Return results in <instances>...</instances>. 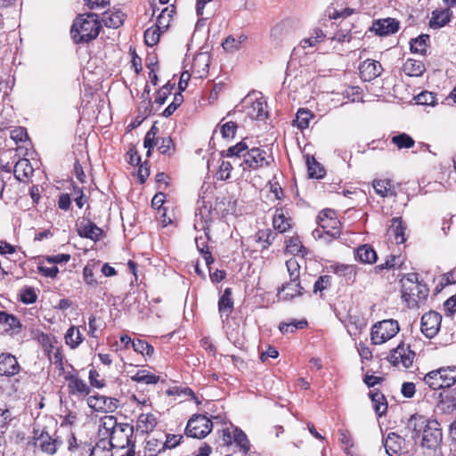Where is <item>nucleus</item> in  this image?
<instances>
[{"mask_svg":"<svg viewBox=\"0 0 456 456\" xmlns=\"http://www.w3.org/2000/svg\"><path fill=\"white\" fill-rule=\"evenodd\" d=\"M220 154L223 158L242 159L240 167L243 172L265 170L275 165V159L270 149L262 146L249 148L244 140L221 151Z\"/></svg>","mask_w":456,"mask_h":456,"instance_id":"1","label":"nucleus"},{"mask_svg":"<svg viewBox=\"0 0 456 456\" xmlns=\"http://www.w3.org/2000/svg\"><path fill=\"white\" fill-rule=\"evenodd\" d=\"M406 428L413 440L420 439L422 450H440L443 443V430L436 419L414 413L408 419Z\"/></svg>","mask_w":456,"mask_h":456,"instance_id":"2","label":"nucleus"},{"mask_svg":"<svg viewBox=\"0 0 456 456\" xmlns=\"http://www.w3.org/2000/svg\"><path fill=\"white\" fill-rule=\"evenodd\" d=\"M100 427L109 434L110 442L112 448L118 453V451H124L118 456H134L135 455V436L134 427L129 423H118L117 418L113 415H106L100 420Z\"/></svg>","mask_w":456,"mask_h":456,"instance_id":"3","label":"nucleus"},{"mask_svg":"<svg viewBox=\"0 0 456 456\" xmlns=\"http://www.w3.org/2000/svg\"><path fill=\"white\" fill-rule=\"evenodd\" d=\"M102 30L99 14L95 12L79 13L70 28V37L74 44L86 45L95 40Z\"/></svg>","mask_w":456,"mask_h":456,"instance_id":"4","label":"nucleus"},{"mask_svg":"<svg viewBox=\"0 0 456 456\" xmlns=\"http://www.w3.org/2000/svg\"><path fill=\"white\" fill-rule=\"evenodd\" d=\"M401 297L411 309L419 308L426 303L429 289L417 273H404L399 280Z\"/></svg>","mask_w":456,"mask_h":456,"instance_id":"5","label":"nucleus"},{"mask_svg":"<svg viewBox=\"0 0 456 456\" xmlns=\"http://www.w3.org/2000/svg\"><path fill=\"white\" fill-rule=\"evenodd\" d=\"M317 224L318 228L314 231V235L318 239L331 241L341 235V222L336 211L331 208H325L319 212Z\"/></svg>","mask_w":456,"mask_h":456,"instance_id":"6","label":"nucleus"},{"mask_svg":"<svg viewBox=\"0 0 456 456\" xmlns=\"http://www.w3.org/2000/svg\"><path fill=\"white\" fill-rule=\"evenodd\" d=\"M159 127L154 124L146 133L143 139V146L147 149L146 157L150 158L155 146L160 154L171 157L175 152V144L169 136L158 137Z\"/></svg>","mask_w":456,"mask_h":456,"instance_id":"7","label":"nucleus"},{"mask_svg":"<svg viewBox=\"0 0 456 456\" xmlns=\"http://www.w3.org/2000/svg\"><path fill=\"white\" fill-rule=\"evenodd\" d=\"M400 330L397 321L393 319L376 322L370 329V342L374 346L382 345L393 338Z\"/></svg>","mask_w":456,"mask_h":456,"instance_id":"8","label":"nucleus"},{"mask_svg":"<svg viewBox=\"0 0 456 456\" xmlns=\"http://www.w3.org/2000/svg\"><path fill=\"white\" fill-rule=\"evenodd\" d=\"M213 429V422L205 414H193L188 420L185 427V435L189 437L203 439L207 437Z\"/></svg>","mask_w":456,"mask_h":456,"instance_id":"9","label":"nucleus"},{"mask_svg":"<svg viewBox=\"0 0 456 456\" xmlns=\"http://www.w3.org/2000/svg\"><path fill=\"white\" fill-rule=\"evenodd\" d=\"M64 380L67 383V391L69 396L77 399H85L89 396L91 387L78 374V371L72 370L64 373Z\"/></svg>","mask_w":456,"mask_h":456,"instance_id":"10","label":"nucleus"},{"mask_svg":"<svg viewBox=\"0 0 456 456\" xmlns=\"http://www.w3.org/2000/svg\"><path fill=\"white\" fill-rule=\"evenodd\" d=\"M415 355L410 345L400 343L391 351L387 360L395 367L408 369L412 365Z\"/></svg>","mask_w":456,"mask_h":456,"instance_id":"11","label":"nucleus"},{"mask_svg":"<svg viewBox=\"0 0 456 456\" xmlns=\"http://www.w3.org/2000/svg\"><path fill=\"white\" fill-rule=\"evenodd\" d=\"M88 406L95 411L114 412L119 405V401L115 397H110L96 394L89 395L86 399Z\"/></svg>","mask_w":456,"mask_h":456,"instance_id":"12","label":"nucleus"},{"mask_svg":"<svg viewBox=\"0 0 456 456\" xmlns=\"http://www.w3.org/2000/svg\"><path fill=\"white\" fill-rule=\"evenodd\" d=\"M442 316L436 311H429L421 317L420 330L428 338H434L441 328Z\"/></svg>","mask_w":456,"mask_h":456,"instance_id":"13","label":"nucleus"},{"mask_svg":"<svg viewBox=\"0 0 456 456\" xmlns=\"http://www.w3.org/2000/svg\"><path fill=\"white\" fill-rule=\"evenodd\" d=\"M358 69L361 79L365 82L376 79L384 70L381 63L373 59H367L361 62Z\"/></svg>","mask_w":456,"mask_h":456,"instance_id":"14","label":"nucleus"},{"mask_svg":"<svg viewBox=\"0 0 456 456\" xmlns=\"http://www.w3.org/2000/svg\"><path fill=\"white\" fill-rule=\"evenodd\" d=\"M273 229L276 233H284L289 231L293 226V220L289 216L288 210L283 207H275V211L272 219Z\"/></svg>","mask_w":456,"mask_h":456,"instance_id":"15","label":"nucleus"},{"mask_svg":"<svg viewBox=\"0 0 456 456\" xmlns=\"http://www.w3.org/2000/svg\"><path fill=\"white\" fill-rule=\"evenodd\" d=\"M400 28V22L395 18L379 19L373 21L371 30L376 35L387 37L396 33Z\"/></svg>","mask_w":456,"mask_h":456,"instance_id":"16","label":"nucleus"},{"mask_svg":"<svg viewBox=\"0 0 456 456\" xmlns=\"http://www.w3.org/2000/svg\"><path fill=\"white\" fill-rule=\"evenodd\" d=\"M33 438L38 442L40 449L47 454H54L58 447L61 444V441L58 438H53L48 432L41 431L38 434V430H34Z\"/></svg>","mask_w":456,"mask_h":456,"instance_id":"17","label":"nucleus"},{"mask_svg":"<svg viewBox=\"0 0 456 456\" xmlns=\"http://www.w3.org/2000/svg\"><path fill=\"white\" fill-rule=\"evenodd\" d=\"M21 367L17 358L10 353L0 354V376L14 377L17 375Z\"/></svg>","mask_w":456,"mask_h":456,"instance_id":"18","label":"nucleus"},{"mask_svg":"<svg viewBox=\"0 0 456 456\" xmlns=\"http://www.w3.org/2000/svg\"><path fill=\"white\" fill-rule=\"evenodd\" d=\"M32 337L42 346L45 354L49 360H52V352L58 346V340L55 336L45 333L40 330H33L31 331Z\"/></svg>","mask_w":456,"mask_h":456,"instance_id":"19","label":"nucleus"},{"mask_svg":"<svg viewBox=\"0 0 456 456\" xmlns=\"http://www.w3.org/2000/svg\"><path fill=\"white\" fill-rule=\"evenodd\" d=\"M305 293V288L301 285L300 281L283 283L278 289V297L284 301H290L297 297H301Z\"/></svg>","mask_w":456,"mask_h":456,"instance_id":"20","label":"nucleus"},{"mask_svg":"<svg viewBox=\"0 0 456 456\" xmlns=\"http://www.w3.org/2000/svg\"><path fill=\"white\" fill-rule=\"evenodd\" d=\"M158 423L159 419L154 413H141L135 421V430L138 434H150L156 428Z\"/></svg>","mask_w":456,"mask_h":456,"instance_id":"21","label":"nucleus"},{"mask_svg":"<svg viewBox=\"0 0 456 456\" xmlns=\"http://www.w3.org/2000/svg\"><path fill=\"white\" fill-rule=\"evenodd\" d=\"M383 445L389 456H401L402 450L405 445V440L396 433L391 432L383 440Z\"/></svg>","mask_w":456,"mask_h":456,"instance_id":"22","label":"nucleus"},{"mask_svg":"<svg viewBox=\"0 0 456 456\" xmlns=\"http://www.w3.org/2000/svg\"><path fill=\"white\" fill-rule=\"evenodd\" d=\"M431 19L428 21L430 28L437 29L447 25L453 17L452 11L447 6L444 9H436L431 13Z\"/></svg>","mask_w":456,"mask_h":456,"instance_id":"23","label":"nucleus"},{"mask_svg":"<svg viewBox=\"0 0 456 456\" xmlns=\"http://www.w3.org/2000/svg\"><path fill=\"white\" fill-rule=\"evenodd\" d=\"M371 184L376 194L382 198H395L397 195L395 184L391 179H374Z\"/></svg>","mask_w":456,"mask_h":456,"instance_id":"24","label":"nucleus"},{"mask_svg":"<svg viewBox=\"0 0 456 456\" xmlns=\"http://www.w3.org/2000/svg\"><path fill=\"white\" fill-rule=\"evenodd\" d=\"M333 273L342 278L346 284H353L356 281L358 267L355 265L337 264L331 265Z\"/></svg>","mask_w":456,"mask_h":456,"instance_id":"25","label":"nucleus"},{"mask_svg":"<svg viewBox=\"0 0 456 456\" xmlns=\"http://www.w3.org/2000/svg\"><path fill=\"white\" fill-rule=\"evenodd\" d=\"M77 233L82 238L98 241L102 239L103 231L90 220L81 222L77 226Z\"/></svg>","mask_w":456,"mask_h":456,"instance_id":"26","label":"nucleus"},{"mask_svg":"<svg viewBox=\"0 0 456 456\" xmlns=\"http://www.w3.org/2000/svg\"><path fill=\"white\" fill-rule=\"evenodd\" d=\"M101 13L103 14V17L101 20V21L107 28H118L121 27L125 21L126 14L118 9H107L102 12Z\"/></svg>","mask_w":456,"mask_h":456,"instance_id":"27","label":"nucleus"},{"mask_svg":"<svg viewBox=\"0 0 456 456\" xmlns=\"http://www.w3.org/2000/svg\"><path fill=\"white\" fill-rule=\"evenodd\" d=\"M354 258L362 264L373 265L378 260V254L370 244H362L354 249Z\"/></svg>","mask_w":456,"mask_h":456,"instance_id":"28","label":"nucleus"},{"mask_svg":"<svg viewBox=\"0 0 456 456\" xmlns=\"http://www.w3.org/2000/svg\"><path fill=\"white\" fill-rule=\"evenodd\" d=\"M277 233L270 228L258 230L253 236L254 241L258 245L260 251L268 249L273 243Z\"/></svg>","mask_w":456,"mask_h":456,"instance_id":"29","label":"nucleus"},{"mask_svg":"<svg viewBox=\"0 0 456 456\" xmlns=\"http://www.w3.org/2000/svg\"><path fill=\"white\" fill-rule=\"evenodd\" d=\"M34 173V168L28 159H20L14 165L13 175L20 182H27Z\"/></svg>","mask_w":456,"mask_h":456,"instance_id":"30","label":"nucleus"},{"mask_svg":"<svg viewBox=\"0 0 456 456\" xmlns=\"http://www.w3.org/2000/svg\"><path fill=\"white\" fill-rule=\"evenodd\" d=\"M232 295V289L226 288L218 300V311L221 317L224 316L227 319L234 310V301Z\"/></svg>","mask_w":456,"mask_h":456,"instance_id":"31","label":"nucleus"},{"mask_svg":"<svg viewBox=\"0 0 456 456\" xmlns=\"http://www.w3.org/2000/svg\"><path fill=\"white\" fill-rule=\"evenodd\" d=\"M0 324L7 326L5 329L6 332L13 334H20L21 332V322L12 314H9L5 311H0Z\"/></svg>","mask_w":456,"mask_h":456,"instance_id":"32","label":"nucleus"},{"mask_svg":"<svg viewBox=\"0 0 456 456\" xmlns=\"http://www.w3.org/2000/svg\"><path fill=\"white\" fill-rule=\"evenodd\" d=\"M404 264V259L400 255H389L386 258L385 262L379 265H377L373 268V273L375 274H382L385 270H395L401 269Z\"/></svg>","mask_w":456,"mask_h":456,"instance_id":"33","label":"nucleus"},{"mask_svg":"<svg viewBox=\"0 0 456 456\" xmlns=\"http://www.w3.org/2000/svg\"><path fill=\"white\" fill-rule=\"evenodd\" d=\"M267 105L262 98L253 101L247 106V115L251 119H264L267 117Z\"/></svg>","mask_w":456,"mask_h":456,"instance_id":"34","label":"nucleus"},{"mask_svg":"<svg viewBox=\"0 0 456 456\" xmlns=\"http://www.w3.org/2000/svg\"><path fill=\"white\" fill-rule=\"evenodd\" d=\"M369 396L371 399L373 409L378 416H382L387 411V402L384 394L379 389L370 391Z\"/></svg>","mask_w":456,"mask_h":456,"instance_id":"35","label":"nucleus"},{"mask_svg":"<svg viewBox=\"0 0 456 456\" xmlns=\"http://www.w3.org/2000/svg\"><path fill=\"white\" fill-rule=\"evenodd\" d=\"M84 336L78 327L71 325L64 335L65 344L70 349L77 348L84 341Z\"/></svg>","mask_w":456,"mask_h":456,"instance_id":"36","label":"nucleus"},{"mask_svg":"<svg viewBox=\"0 0 456 456\" xmlns=\"http://www.w3.org/2000/svg\"><path fill=\"white\" fill-rule=\"evenodd\" d=\"M402 69L408 77H420L425 72L426 67L421 61L409 58L403 63Z\"/></svg>","mask_w":456,"mask_h":456,"instance_id":"37","label":"nucleus"},{"mask_svg":"<svg viewBox=\"0 0 456 456\" xmlns=\"http://www.w3.org/2000/svg\"><path fill=\"white\" fill-rule=\"evenodd\" d=\"M406 224L403 223L402 217L392 218L389 231L393 233L397 244H402L406 241Z\"/></svg>","mask_w":456,"mask_h":456,"instance_id":"38","label":"nucleus"},{"mask_svg":"<svg viewBox=\"0 0 456 456\" xmlns=\"http://www.w3.org/2000/svg\"><path fill=\"white\" fill-rule=\"evenodd\" d=\"M113 450L108 439L102 438L94 446L91 445L88 456H113Z\"/></svg>","mask_w":456,"mask_h":456,"instance_id":"39","label":"nucleus"},{"mask_svg":"<svg viewBox=\"0 0 456 456\" xmlns=\"http://www.w3.org/2000/svg\"><path fill=\"white\" fill-rule=\"evenodd\" d=\"M305 162L307 173L310 178L322 179L326 175L325 168L315 159L314 156L306 155Z\"/></svg>","mask_w":456,"mask_h":456,"instance_id":"40","label":"nucleus"},{"mask_svg":"<svg viewBox=\"0 0 456 456\" xmlns=\"http://www.w3.org/2000/svg\"><path fill=\"white\" fill-rule=\"evenodd\" d=\"M91 444L78 441L74 434L69 438V451L77 456H88Z\"/></svg>","mask_w":456,"mask_h":456,"instance_id":"41","label":"nucleus"},{"mask_svg":"<svg viewBox=\"0 0 456 456\" xmlns=\"http://www.w3.org/2000/svg\"><path fill=\"white\" fill-rule=\"evenodd\" d=\"M132 381L146 385H154L160 380V377L147 370H138L130 376Z\"/></svg>","mask_w":456,"mask_h":456,"instance_id":"42","label":"nucleus"},{"mask_svg":"<svg viewBox=\"0 0 456 456\" xmlns=\"http://www.w3.org/2000/svg\"><path fill=\"white\" fill-rule=\"evenodd\" d=\"M286 250L294 256H305L307 255L308 250L307 248L303 245V242L301 241L300 238L298 236H292L289 238L286 241Z\"/></svg>","mask_w":456,"mask_h":456,"instance_id":"43","label":"nucleus"},{"mask_svg":"<svg viewBox=\"0 0 456 456\" xmlns=\"http://www.w3.org/2000/svg\"><path fill=\"white\" fill-rule=\"evenodd\" d=\"M429 38L430 37L428 34H422L415 38H411L410 41V49L411 53L422 55L426 54Z\"/></svg>","mask_w":456,"mask_h":456,"instance_id":"44","label":"nucleus"},{"mask_svg":"<svg viewBox=\"0 0 456 456\" xmlns=\"http://www.w3.org/2000/svg\"><path fill=\"white\" fill-rule=\"evenodd\" d=\"M314 118V115L311 110L308 109L300 108L296 114L294 126H296L300 130L306 129L309 127L310 120Z\"/></svg>","mask_w":456,"mask_h":456,"instance_id":"45","label":"nucleus"},{"mask_svg":"<svg viewBox=\"0 0 456 456\" xmlns=\"http://www.w3.org/2000/svg\"><path fill=\"white\" fill-rule=\"evenodd\" d=\"M437 370L438 374L441 375L444 388H449L456 383V366H444Z\"/></svg>","mask_w":456,"mask_h":456,"instance_id":"46","label":"nucleus"},{"mask_svg":"<svg viewBox=\"0 0 456 456\" xmlns=\"http://www.w3.org/2000/svg\"><path fill=\"white\" fill-rule=\"evenodd\" d=\"M424 383L432 390L444 389V385L438 370L428 372L423 378Z\"/></svg>","mask_w":456,"mask_h":456,"instance_id":"47","label":"nucleus"},{"mask_svg":"<svg viewBox=\"0 0 456 456\" xmlns=\"http://www.w3.org/2000/svg\"><path fill=\"white\" fill-rule=\"evenodd\" d=\"M308 326V322L305 319L293 320L289 322H281L279 324V330L282 334L293 333L297 330H304Z\"/></svg>","mask_w":456,"mask_h":456,"instance_id":"48","label":"nucleus"},{"mask_svg":"<svg viewBox=\"0 0 456 456\" xmlns=\"http://www.w3.org/2000/svg\"><path fill=\"white\" fill-rule=\"evenodd\" d=\"M132 347L134 352L142 354L144 357H151L154 354L153 346L143 339H134L132 342Z\"/></svg>","mask_w":456,"mask_h":456,"instance_id":"49","label":"nucleus"},{"mask_svg":"<svg viewBox=\"0 0 456 456\" xmlns=\"http://www.w3.org/2000/svg\"><path fill=\"white\" fill-rule=\"evenodd\" d=\"M83 4L90 11L89 12L99 14V12L110 9V0H83Z\"/></svg>","mask_w":456,"mask_h":456,"instance_id":"50","label":"nucleus"},{"mask_svg":"<svg viewBox=\"0 0 456 456\" xmlns=\"http://www.w3.org/2000/svg\"><path fill=\"white\" fill-rule=\"evenodd\" d=\"M233 441L243 452L244 455H247L250 450V443L248 439L247 435L240 428H235L233 431Z\"/></svg>","mask_w":456,"mask_h":456,"instance_id":"51","label":"nucleus"},{"mask_svg":"<svg viewBox=\"0 0 456 456\" xmlns=\"http://www.w3.org/2000/svg\"><path fill=\"white\" fill-rule=\"evenodd\" d=\"M332 286V277L328 274L321 275L318 277V279L315 281L314 284V293L320 294V297H322L323 292L325 290H328Z\"/></svg>","mask_w":456,"mask_h":456,"instance_id":"52","label":"nucleus"},{"mask_svg":"<svg viewBox=\"0 0 456 456\" xmlns=\"http://www.w3.org/2000/svg\"><path fill=\"white\" fill-rule=\"evenodd\" d=\"M391 142L399 149H410L415 144V141L408 134L402 133L397 135H394L391 138Z\"/></svg>","mask_w":456,"mask_h":456,"instance_id":"53","label":"nucleus"},{"mask_svg":"<svg viewBox=\"0 0 456 456\" xmlns=\"http://www.w3.org/2000/svg\"><path fill=\"white\" fill-rule=\"evenodd\" d=\"M325 37L326 36L323 31L321 28H316L313 29L311 37L304 38L300 44L303 48L315 46L319 43L324 41Z\"/></svg>","mask_w":456,"mask_h":456,"instance_id":"54","label":"nucleus"},{"mask_svg":"<svg viewBox=\"0 0 456 456\" xmlns=\"http://www.w3.org/2000/svg\"><path fill=\"white\" fill-rule=\"evenodd\" d=\"M175 86V82L172 83L168 81L166 85L159 88L156 93L154 102L158 105H163L166 102L167 97L171 94Z\"/></svg>","mask_w":456,"mask_h":456,"instance_id":"55","label":"nucleus"},{"mask_svg":"<svg viewBox=\"0 0 456 456\" xmlns=\"http://www.w3.org/2000/svg\"><path fill=\"white\" fill-rule=\"evenodd\" d=\"M173 12L174 10H168V7L163 9L160 14L157 17L155 28H159V30H166L169 27Z\"/></svg>","mask_w":456,"mask_h":456,"instance_id":"56","label":"nucleus"},{"mask_svg":"<svg viewBox=\"0 0 456 456\" xmlns=\"http://www.w3.org/2000/svg\"><path fill=\"white\" fill-rule=\"evenodd\" d=\"M20 300L26 305L37 302V294L33 287L25 286L20 289L19 293Z\"/></svg>","mask_w":456,"mask_h":456,"instance_id":"57","label":"nucleus"},{"mask_svg":"<svg viewBox=\"0 0 456 456\" xmlns=\"http://www.w3.org/2000/svg\"><path fill=\"white\" fill-rule=\"evenodd\" d=\"M224 119L218 124V127L220 129V133L222 136L225 139H232L234 138L238 126L233 121H228L226 123H222Z\"/></svg>","mask_w":456,"mask_h":456,"instance_id":"58","label":"nucleus"},{"mask_svg":"<svg viewBox=\"0 0 456 456\" xmlns=\"http://www.w3.org/2000/svg\"><path fill=\"white\" fill-rule=\"evenodd\" d=\"M182 92L183 91H179L174 94L172 102L162 112L163 117H170L182 105L184 101Z\"/></svg>","mask_w":456,"mask_h":456,"instance_id":"59","label":"nucleus"},{"mask_svg":"<svg viewBox=\"0 0 456 456\" xmlns=\"http://www.w3.org/2000/svg\"><path fill=\"white\" fill-rule=\"evenodd\" d=\"M232 169V164L229 160L223 159L216 174V179L220 181H226L230 179Z\"/></svg>","mask_w":456,"mask_h":456,"instance_id":"60","label":"nucleus"},{"mask_svg":"<svg viewBox=\"0 0 456 456\" xmlns=\"http://www.w3.org/2000/svg\"><path fill=\"white\" fill-rule=\"evenodd\" d=\"M88 379L90 387H93L101 389L107 384L105 379L94 368L89 370Z\"/></svg>","mask_w":456,"mask_h":456,"instance_id":"61","label":"nucleus"},{"mask_svg":"<svg viewBox=\"0 0 456 456\" xmlns=\"http://www.w3.org/2000/svg\"><path fill=\"white\" fill-rule=\"evenodd\" d=\"M287 271L289 275V280L292 281H300V265L294 257L286 261Z\"/></svg>","mask_w":456,"mask_h":456,"instance_id":"62","label":"nucleus"},{"mask_svg":"<svg viewBox=\"0 0 456 456\" xmlns=\"http://www.w3.org/2000/svg\"><path fill=\"white\" fill-rule=\"evenodd\" d=\"M440 396H442V395H440ZM439 407H441L444 413L453 412L456 411V397L454 395L441 397Z\"/></svg>","mask_w":456,"mask_h":456,"instance_id":"63","label":"nucleus"},{"mask_svg":"<svg viewBox=\"0 0 456 456\" xmlns=\"http://www.w3.org/2000/svg\"><path fill=\"white\" fill-rule=\"evenodd\" d=\"M160 30L157 28H149L144 32V41L147 45L153 46L157 45L160 38Z\"/></svg>","mask_w":456,"mask_h":456,"instance_id":"64","label":"nucleus"}]
</instances>
